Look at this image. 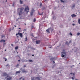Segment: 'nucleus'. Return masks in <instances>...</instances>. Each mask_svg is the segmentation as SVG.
I'll list each match as a JSON object with an SVG mask.
<instances>
[{
	"label": "nucleus",
	"mask_w": 80,
	"mask_h": 80,
	"mask_svg": "<svg viewBox=\"0 0 80 80\" xmlns=\"http://www.w3.org/2000/svg\"><path fill=\"white\" fill-rule=\"evenodd\" d=\"M80 35V33H77V35H78V36H79V35Z\"/></svg>",
	"instance_id": "nucleus-29"
},
{
	"label": "nucleus",
	"mask_w": 80,
	"mask_h": 80,
	"mask_svg": "<svg viewBox=\"0 0 80 80\" xmlns=\"http://www.w3.org/2000/svg\"><path fill=\"white\" fill-rule=\"evenodd\" d=\"M44 2H47V0H44Z\"/></svg>",
	"instance_id": "nucleus-42"
},
{
	"label": "nucleus",
	"mask_w": 80,
	"mask_h": 80,
	"mask_svg": "<svg viewBox=\"0 0 80 80\" xmlns=\"http://www.w3.org/2000/svg\"><path fill=\"white\" fill-rule=\"evenodd\" d=\"M61 56H62V57H65V55L63 54H62Z\"/></svg>",
	"instance_id": "nucleus-28"
},
{
	"label": "nucleus",
	"mask_w": 80,
	"mask_h": 80,
	"mask_svg": "<svg viewBox=\"0 0 80 80\" xmlns=\"http://www.w3.org/2000/svg\"><path fill=\"white\" fill-rule=\"evenodd\" d=\"M24 67H26V65H24Z\"/></svg>",
	"instance_id": "nucleus-43"
},
{
	"label": "nucleus",
	"mask_w": 80,
	"mask_h": 80,
	"mask_svg": "<svg viewBox=\"0 0 80 80\" xmlns=\"http://www.w3.org/2000/svg\"><path fill=\"white\" fill-rule=\"evenodd\" d=\"M18 56H17L16 57H18Z\"/></svg>",
	"instance_id": "nucleus-55"
},
{
	"label": "nucleus",
	"mask_w": 80,
	"mask_h": 80,
	"mask_svg": "<svg viewBox=\"0 0 80 80\" xmlns=\"http://www.w3.org/2000/svg\"><path fill=\"white\" fill-rule=\"evenodd\" d=\"M60 1L61 2H62V3H64V2H65V1H63L62 0H61Z\"/></svg>",
	"instance_id": "nucleus-21"
},
{
	"label": "nucleus",
	"mask_w": 80,
	"mask_h": 80,
	"mask_svg": "<svg viewBox=\"0 0 80 80\" xmlns=\"http://www.w3.org/2000/svg\"><path fill=\"white\" fill-rule=\"evenodd\" d=\"M22 73H25H25H27V71H26V70H25L23 69V70L22 71Z\"/></svg>",
	"instance_id": "nucleus-8"
},
{
	"label": "nucleus",
	"mask_w": 80,
	"mask_h": 80,
	"mask_svg": "<svg viewBox=\"0 0 80 80\" xmlns=\"http://www.w3.org/2000/svg\"><path fill=\"white\" fill-rule=\"evenodd\" d=\"M18 48V47L17 46L15 47V50H17Z\"/></svg>",
	"instance_id": "nucleus-17"
},
{
	"label": "nucleus",
	"mask_w": 80,
	"mask_h": 80,
	"mask_svg": "<svg viewBox=\"0 0 80 80\" xmlns=\"http://www.w3.org/2000/svg\"><path fill=\"white\" fill-rule=\"evenodd\" d=\"M18 65H19V64H18L16 66V67H18Z\"/></svg>",
	"instance_id": "nucleus-41"
},
{
	"label": "nucleus",
	"mask_w": 80,
	"mask_h": 80,
	"mask_svg": "<svg viewBox=\"0 0 80 80\" xmlns=\"http://www.w3.org/2000/svg\"><path fill=\"white\" fill-rule=\"evenodd\" d=\"M8 65H9V64H8L6 65V67H8Z\"/></svg>",
	"instance_id": "nucleus-34"
},
{
	"label": "nucleus",
	"mask_w": 80,
	"mask_h": 80,
	"mask_svg": "<svg viewBox=\"0 0 80 80\" xmlns=\"http://www.w3.org/2000/svg\"><path fill=\"white\" fill-rule=\"evenodd\" d=\"M28 55H29V54H28Z\"/></svg>",
	"instance_id": "nucleus-59"
},
{
	"label": "nucleus",
	"mask_w": 80,
	"mask_h": 80,
	"mask_svg": "<svg viewBox=\"0 0 80 80\" xmlns=\"http://www.w3.org/2000/svg\"><path fill=\"white\" fill-rule=\"evenodd\" d=\"M53 20H56V18L55 17V16L53 17Z\"/></svg>",
	"instance_id": "nucleus-22"
},
{
	"label": "nucleus",
	"mask_w": 80,
	"mask_h": 80,
	"mask_svg": "<svg viewBox=\"0 0 80 80\" xmlns=\"http://www.w3.org/2000/svg\"><path fill=\"white\" fill-rule=\"evenodd\" d=\"M52 48V47H50V48Z\"/></svg>",
	"instance_id": "nucleus-57"
},
{
	"label": "nucleus",
	"mask_w": 80,
	"mask_h": 80,
	"mask_svg": "<svg viewBox=\"0 0 80 80\" xmlns=\"http://www.w3.org/2000/svg\"><path fill=\"white\" fill-rule=\"evenodd\" d=\"M36 79H37L38 80H40V78L38 77L35 78Z\"/></svg>",
	"instance_id": "nucleus-15"
},
{
	"label": "nucleus",
	"mask_w": 80,
	"mask_h": 80,
	"mask_svg": "<svg viewBox=\"0 0 80 80\" xmlns=\"http://www.w3.org/2000/svg\"><path fill=\"white\" fill-rule=\"evenodd\" d=\"M20 71H17L16 72V73H20Z\"/></svg>",
	"instance_id": "nucleus-20"
},
{
	"label": "nucleus",
	"mask_w": 80,
	"mask_h": 80,
	"mask_svg": "<svg viewBox=\"0 0 80 80\" xmlns=\"http://www.w3.org/2000/svg\"><path fill=\"white\" fill-rule=\"evenodd\" d=\"M14 27H17V26L14 25Z\"/></svg>",
	"instance_id": "nucleus-47"
},
{
	"label": "nucleus",
	"mask_w": 80,
	"mask_h": 80,
	"mask_svg": "<svg viewBox=\"0 0 80 80\" xmlns=\"http://www.w3.org/2000/svg\"><path fill=\"white\" fill-rule=\"evenodd\" d=\"M35 78L34 77H31V80H35Z\"/></svg>",
	"instance_id": "nucleus-16"
},
{
	"label": "nucleus",
	"mask_w": 80,
	"mask_h": 80,
	"mask_svg": "<svg viewBox=\"0 0 80 80\" xmlns=\"http://www.w3.org/2000/svg\"><path fill=\"white\" fill-rule=\"evenodd\" d=\"M20 60H18V61H19V62H20Z\"/></svg>",
	"instance_id": "nucleus-51"
},
{
	"label": "nucleus",
	"mask_w": 80,
	"mask_h": 80,
	"mask_svg": "<svg viewBox=\"0 0 80 80\" xmlns=\"http://www.w3.org/2000/svg\"><path fill=\"white\" fill-rule=\"evenodd\" d=\"M69 34L70 35L72 36V32H70Z\"/></svg>",
	"instance_id": "nucleus-35"
},
{
	"label": "nucleus",
	"mask_w": 80,
	"mask_h": 80,
	"mask_svg": "<svg viewBox=\"0 0 80 80\" xmlns=\"http://www.w3.org/2000/svg\"><path fill=\"white\" fill-rule=\"evenodd\" d=\"M52 63H55V61H53L52 62Z\"/></svg>",
	"instance_id": "nucleus-40"
},
{
	"label": "nucleus",
	"mask_w": 80,
	"mask_h": 80,
	"mask_svg": "<svg viewBox=\"0 0 80 80\" xmlns=\"http://www.w3.org/2000/svg\"><path fill=\"white\" fill-rule=\"evenodd\" d=\"M24 9L25 8H18V9H17V12L18 13L19 16H20V15H23V11Z\"/></svg>",
	"instance_id": "nucleus-1"
},
{
	"label": "nucleus",
	"mask_w": 80,
	"mask_h": 80,
	"mask_svg": "<svg viewBox=\"0 0 80 80\" xmlns=\"http://www.w3.org/2000/svg\"><path fill=\"white\" fill-rule=\"evenodd\" d=\"M73 77H72L71 78H72V80H74V79H75V73H73Z\"/></svg>",
	"instance_id": "nucleus-6"
},
{
	"label": "nucleus",
	"mask_w": 80,
	"mask_h": 80,
	"mask_svg": "<svg viewBox=\"0 0 80 80\" xmlns=\"http://www.w3.org/2000/svg\"><path fill=\"white\" fill-rule=\"evenodd\" d=\"M70 74H71V75H72V74H73V73L71 72V73H70Z\"/></svg>",
	"instance_id": "nucleus-38"
},
{
	"label": "nucleus",
	"mask_w": 80,
	"mask_h": 80,
	"mask_svg": "<svg viewBox=\"0 0 80 80\" xmlns=\"http://www.w3.org/2000/svg\"><path fill=\"white\" fill-rule=\"evenodd\" d=\"M25 42H27L28 40V39H27V37H26V38L25 39Z\"/></svg>",
	"instance_id": "nucleus-11"
},
{
	"label": "nucleus",
	"mask_w": 80,
	"mask_h": 80,
	"mask_svg": "<svg viewBox=\"0 0 80 80\" xmlns=\"http://www.w3.org/2000/svg\"><path fill=\"white\" fill-rule=\"evenodd\" d=\"M71 42H72V41L70 40L69 42V43H71Z\"/></svg>",
	"instance_id": "nucleus-39"
},
{
	"label": "nucleus",
	"mask_w": 80,
	"mask_h": 80,
	"mask_svg": "<svg viewBox=\"0 0 80 80\" xmlns=\"http://www.w3.org/2000/svg\"><path fill=\"white\" fill-rule=\"evenodd\" d=\"M61 53H62V54H65L66 53H65V52H61Z\"/></svg>",
	"instance_id": "nucleus-19"
},
{
	"label": "nucleus",
	"mask_w": 80,
	"mask_h": 80,
	"mask_svg": "<svg viewBox=\"0 0 80 80\" xmlns=\"http://www.w3.org/2000/svg\"><path fill=\"white\" fill-rule=\"evenodd\" d=\"M32 57H33V56H34V55L32 54Z\"/></svg>",
	"instance_id": "nucleus-46"
},
{
	"label": "nucleus",
	"mask_w": 80,
	"mask_h": 80,
	"mask_svg": "<svg viewBox=\"0 0 80 80\" xmlns=\"http://www.w3.org/2000/svg\"><path fill=\"white\" fill-rule=\"evenodd\" d=\"M0 42H5V40L4 39H2L0 41Z\"/></svg>",
	"instance_id": "nucleus-7"
},
{
	"label": "nucleus",
	"mask_w": 80,
	"mask_h": 80,
	"mask_svg": "<svg viewBox=\"0 0 80 80\" xmlns=\"http://www.w3.org/2000/svg\"><path fill=\"white\" fill-rule=\"evenodd\" d=\"M24 24H25V25H26V24H25V23Z\"/></svg>",
	"instance_id": "nucleus-58"
},
{
	"label": "nucleus",
	"mask_w": 80,
	"mask_h": 80,
	"mask_svg": "<svg viewBox=\"0 0 80 80\" xmlns=\"http://www.w3.org/2000/svg\"><path fill=\"white\" fill-rule=\"evenodd\" d=\"M72 25L73 26H74V25H75V24H72Z\"/></svg>",
	"instance_id": "nucleus-44"
},
{
	"label": "nucleus",
	"mask_w": 80,
	"mask_h": 80,
	"mask_svg": "<svg viewBox=\"0 0 80 80\" xmlns=\"http://www.w3.org/2000/svg\"><path fill=\"white\" fill-rule=\"evenodd\" d=\"M6 45V43L5 42H4L3 43V46H5Z\"/></svg>",
	"instance_id": "nucleus-30"
},
{
	"label": "nucleus",
	"mask_w": 80,
	"mask_h": 80,
	"mask_svg": "<svg viewBox=\"0 0 80 80\" xmlns=\"http://www.w3.org/2000/svg\"><path fill=\"white\" fill-rule=\"evenodd\" d=\"M29 62H33V61H32V60H29Z\"/></svg>",
	"instance_id": "nucleus-24"
},
{
	"label": "nucleus",
	"mask_w": 80,
	"mask_h": 80,
	"mask_svg": "<svg viewBox=\"0 0 80 80\" xmlns=\"http://www.w3.org/2000/svg\"><path fill=\"white\" fill-rule=\"evenodd\" d=\"M13 6L14 5V3H13Z\"/></svg>",
	"instance_id": "nucleus-48"
},
{
	"label": "nucleus",
	"mask_w": 80,
	"mask_h": 80,
	"mask_svg": "<svg viewBox=\"0 0 80 80\" xmlns=\"http://www.w3.org/2000/svg\"><path fill=\"white\" fill-rule=\"evenodd\" d=\"M22 80H25V79H24V78H23V79H22Z\"/></svg>",
	"instance_id": "nucleus-50"
},
{
	"label": "nucleus",
	"mask_w": 80,
	"mask_h": 80,
	"mask_svg": "<svg viewBox=\"0 0 80 80\" xmlns=\"http://www.w3.org/2000/svg\"><path fill=\"white\" fill-rule=\"evenodd\" d=\"M5 37V36L3 35H1L2 38H3V37Z\"/></svg>",
	"instance_id": "nucleus-14"
},
{
	"label": "nucleus",
	"mask_w": 80,
	"mask_h": 80,
	"mask_svg": "<svg viewBox=\"0 0 80 80\" xmlns=\"http://www.w3.org/2000/svg\"><path fill=\"white\" fill-rule=\"evenodd\" d=\"M54 58H51L50 59V60H51L52 61H53V60H54Z\"/></svg>",
	"instance_id": "nucleus-13"
},
{
	"label": "nucleus",
	"mask_w": 80,
	"mask_h": 80,
	"mask_svg": "<svg viewBox=\"0 0 80 80\" xmlns=\"http://www.w3.org/2000/svg\"><path fill=\"white\" fill-rule=\"evenodd\" d=\"M46 32L48 33H50V29L48 28V29H47L46 30Z\"/></svg>",
	"instance_id": "nucleus-10"
},
{
	"label": "nucleus",
	"mask_w": 80,
	"mask_h": 80,
	"mask_svg": "<svg viewBox=\"0 0 80 80\" xmlns=\"http://www.w3.org/2000/svg\"><path fill=\"white\" fill-rule=\"evenodd\" d=\"M41 42V41H40V40H37L36 41V44H39V43H40Z\"/></svg>",
	"instance_id": "nucleus-5"
},
{
	"label": "nucleus",
	"mask_w": 80,
	"mask_h": 80,
	"mask_svg": "<svg viewBox=\"0 0 80 80\" xmlns=\"http://www.w3.org/2000/svg\"><path fill=\"white\" fill-rule=\"evenodd\" d=\"M11 46H12V47H13V44H11Z\"/></svg>",
	"instance_id": "nucleus-36"
},
{
	"label": "nucleus",
	"mask_w": 80,
	"mask_h": 80,
	"mask_svg": "<svg viewBox=\"0 0 80 80\" xmlns=\"http://www.w3.org/2000/svg\"><path fill=\"white\" fill-rule=\"evenodd\" d=\"M4 58V59H5V62H6V61H7V58Z\"/></svg>",
	"instance_id": "nucleus-31"
},
{
	"label": "nucleus",
	"mask_w": 80,
	"mask_h": 80,
	"mask_svg": "<svg viewBox=\"0 0 80 80\" xmlns=\"http://www.w3.org/2000/svg\"><path fill=\"white\" fill-rule=\"evenodd\" d=\"M29 10L30 9H29V8L28 7V6H27V7L26 8L24 9V11L26 12L27 13L29 12Z\"/></svg>",
	"instance_id": "nucleus-3"
},
{
	"label": "nucleus",
	"mask_w": 80,
	"mask_h": 80,
	"mask_svg": "<svg viewBox=\"0 0 80 80\" xmlns=\"http://www.w3.org/2000/svg\"><path fill=\"white\" fill-rule=\"evenodd\" d=\"M7 2V0H6V2Z\"/></svg>",
	"instance_id": "nucleus-52"
},
{
	"label": "nucleus",
	"mask_w": 80,
	"mask_h": 80,
	"mask_svg": "<svg viewBox=\"0 0 80 80\" xmlns=\"http://www.w3.org/2000/svg\"><path fill=\"white\" fill-rule=\"evenodd\" d=\"M18 35H19V36H20L21 38H22V36H23V34H22V33H20V32H18L16 34V36H17V37L18 38V37H19L18 36H17Z\"/></svg>",
	"instance_id": "nucleus-4"
},
{
	"label": "nucleus",
	"mask_w": 80,
	"mask_h": 80,
	"mask_svg": "<svg viewBox=\"0 0 80 80\" xmlns=\"http://www.w3.org/2000/svg\"><path fill=\"white\" fill-rule=\"evenodd\" d=\"M2 77H6V76H7V77H5V78H7V80H12V77L8 75V74H7L6 72H3L2 73Z\"/></svg>",
	"instance_id": "nucleus-2"
},
{
	"label": "nucleus",
	"mask_w": 80,
	"mask_h": 80,
	"mask_svg": "<svg viewBox=\"0 0 80 80\" xmlns=\"http://www.w3.org/2000/svg\"><path fill=\"white\" fill-rule=\"evenodd\" d=\"M20 2L21 4H22L23 3V1H21V0H20Z\"/></svg>",
	"instance_id": "nucleus-12"
},
{
	"label": "nucleus",
	"mask_w": 80,
	"mask_h": 80,
	"mask_svg": "<svg viewBox=\"0 0 80 80\" xmlns=\"http://www.w3.org/2000/svg\"><path fill=\"white\" fill-rule=\"evenodd\" d=\"M71 16H72V18H73V17H76V16H77V15H75V14H72L71 15Z\"/></svg>",
	"instance_id": "nucleus-9"
},
{
	"label": "nucleus",
	"mask_w": 80,
	"mask_h": 80,
	"mask_svg": "<svg viewBox=\"0 0 80 80\" xmlns=\"http://www.w3.org/2000/svg\"><path fill=\"white\" fill-rule=\"evenodd\" d=\"M34 12V9H32V10H31V12Z\"/></svg>",
	"instance_id": "nucleus-23"
},
{
	"label": "nucleus",
	"mask_w": 80,
	"mask_h": 80,
	"mask_svg": "<svg viewBox=\"0 0 80 80\" xmlns=\"http://www.w3.org/2000/svg\"><path fill=\"white\" fill-rule=\"evenodd\" d=\"M7 51V50H6V49H5V51Z\"/></svg>",
	"instance_id": "nucleus-53"
},
{
	"label": "nucleus",
	"mask_w": 80,
	"mask_h": 80,
	"mask_svg": "<svg viewBox=\"0 0 80 80\" xmlns=\"http://www.w3.org/2000/svg\"><path fill=\"white\" fill-rule=\"evenodd\" d=\"M33 22H36V19L35 18H34Z\"/></svg>",
	"instance_id": "nucleus-18"
},
{
	"label": "nucleus",
	"mask_w": 80,
	"mask_h": 80,
	"mask_svg": "<svg viewBox=\"0 0 80 80\" xmlns=\"http://www.w3.org/2000/svg\"><path fill=\"white\" fill-rule=\"evenodd\" d=\"M75 80H78V79H76Z\"/></svg>",
	"instance_id": "nucleus-49"
},
{
	"label": "nucleus",
	"mask_w": 80,
	"mask_h": 80,
	"mask_svg": "<svg viewBox=\"0 0 80 80\" xmlns=\"http://www.w3.org/2000/svg\"><path fill=\"white\" fill-rule=\"evenodd\" d=\"M72 7H75V4H74L72 6Z\"/></svg>",
	"instance_id": "nucleus-37"
},
{
	"label": "nucleus",
	"mask_w": 80,
	"mask_h": 80,
	"mask_svg": "<svg viewBox=\"0 0 80 80\" xmlns=\"http://www.w3.org/2000/svg\"><path fill=\"white\" fill-rule=\"evenodd\" d=\"M60 28H62V27H63V25H60Z\"/></svg>",
	"instance_id": "nucleus-27"
},
{
	"label": "nucleus",
	"mask_w": 80,
	"mask_h": 80,
	"mask_svg": "<svg viewBox=\"0 0 80 80\" xmlns=\"http://www.w3.org/2000/svg\"><path fill=\"white\" fill-rule=\"evenodd\" d=\"M33 27H33V26H32V28H33Z\"/></svg>",
	"instance_id": "nucleus-45"
},
{
	"label": "nucleus",
	"mask_w": 80,
	"mask_h": 80,
	"mask_svg": "<svg viewBox=\"0 0 80 80\" xmlns=\"http://www.w3.org/2000/svg\"><path fill=\"white\" fill-rule=\"evenodd\" d=\"M17 53H18V52H17Z\"/></svg>",
	"instance_id": "nucleus-56"
},
{
	"label": "nucleus",
	"mask_w": 80,
	"mask_h": 80,
	"mask_svg": "<svg viewBox=\"0 0 80 80\" xmlns=\"http://www.w3.org/2000/svg\"><path fill=\"white\" fill-rule=\"evenodd\" d=\"M78 22L79 24H80V19H79L78 20Z\"/></svg>",
	"instance_id": "nucleus-25"
},
{
	"label": "nucleus",
	"mask_w": 80,
	"mask_h": 80,
	"mask_svg": "<svg viewBox=\"0 0 80 80\" xmlns=\"http://www.w3.org/2000/svg\"><path fill=\"white\" fill-rule=\"evenodd\" d=\"M43 12H42V13L40 14V13H39L38 14L39 15H43Z\"/></svg>",
	"instance_id": "nucleus-26"
},
{
	"label": "nucleus",
	"mask_w": 80,
	"mask_h": 80,
	"mask_svg": "<svg viewBox=\"0 0 80 80\" xmlns=\"http://www.w3.org/2000/svg\"><path fill=\"white\" fill-rule=\"evenodd\" d=\"M42 3H41L40 4V7H42Z\"/></svg>",
	"instance_id": "nucleus-33"
},
{
	"label": "nucleus",
	"mask_w": 80,
	"mask_h": 80,
	"mask_svg": "<svg viewBox=\"0 0 80 80\" xmlns=\"http://www.w3.org/2000/svg\"><path fill=\"white\" fill-rule=\"evenodd\" d=\"M18 29H19V30L20 29V28H19Z\"/></svg>",
	"instance_id": "nucleus-54"
},
{
	"label": "nucleus",
	"mask_w": 80,
	"mask_h": 80,
	"mask_svg": "<svg viewBox=\"0 0 80 80\" xmlns=\"http://www.w3.org/2000/svg\"><path fill=\"white\" fill-rule=\"evenodd\" d=\"M33 13L32 12H31V15L32 16V15H33Z\"/></svg>",
	"instance_id": "nucleus-32"
}]
</instances>
